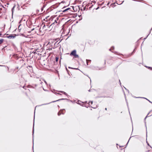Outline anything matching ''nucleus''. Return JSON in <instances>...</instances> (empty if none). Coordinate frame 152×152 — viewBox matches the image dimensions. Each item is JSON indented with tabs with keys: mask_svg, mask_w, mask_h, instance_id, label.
<instances>
[{
	"mask_svg": "<svg viewBox=\"0 0 152 152\" xmlns=\"http://www.w3.org/2000/svg\"><path fill=\"white\" fill-rule=\"evenodd\" d=\"M76 54V50H74L71 52V53H70V55L74 56Z\"/></svg>",
	"mask_w": 152,
	"mask_h": 152,
	"instance_id": "1",
	"label": "nucleus"
},
{
	"mask_svg": "<svg viewBox=\"0 0 152 152\" xmlns=\"http://www.w3.org/2000/svg\"><path fill=\"white\" fill-rule=\"evenodd\" d=\"M64 110V109H63V110H60V111H59L58 113V116L60 115L61 114H64V113H63V112H62V111Z\"/></svg>",
	"mask_w": 152,
	"mask_h": 152,
	"instance_id": "2",
	"label": "nucleus"
},
{
	"mask_svg": "<svg viewBox=\"0 0 152 152\" xmlns=\"http://www.w3.org/2000/svg\"><path fill=\"white\" fill-rule=\"evenodd\" d=\"M15 37V36H13L12 35H10L9 36H7V37L9 39H11L14 38Z\"/></svg>",
	"mask_w": 152,
	"mask_h": 152,
	"instance_id": "3",
	"label": "nucleus"
},
{
	"mask_svg": "<svg viewBox=\"0 0 152 152\" xmlns=\"http://www.w3.org/2000/svg\"><path fill=\"white\" fill-rule=\"evenodd\" d=\"M58 18H57L55 20L54 22L50 26H49V27L50 26H51L52 25L54 24L55 23H57V21L58 20Z\"/></svg>",
	"mask_w": 152,
	"mask_h": 152,
	"instance_id": "4",
	"label": "nucleus"
},
{
	"mask_svg": "<svg viewBox=\"0 0 152 152\" xmlns=\"http://www.w3.org/2000/svg\"><path fill=\"white\" fill-rule=\"evenodd\" d=\"M70 9V8H67L66 9L64 10L63 11V12H66L67 10H69Z\"/></svg>",
	"mask_w": 152,
	"mask_h": 152,
	"instance_id": "5",
	"label": "nucleus"
},
{
	"mask_svg": "<svg viewBox=\"0 0 152 152\" xmlns=\"http://www.w3.org/2000/svg\"><path fill=\"white\" fill-rule=\"evenodd\" d=\"M59 92H61L64 94L66 95H67V94L64 91H59Z\"/></svg>",
	"mask_w": 152,
	"mask_h": 152,
	"instance_id": "6",
	"label": "nucleus"
},
{
	"mask_svg": "<svg viewBox=\"0 0 152 152\" xmlns=\"http://www.w3.org/2000/svg\"><path fill=\"white\" fill-rule=\"evenodd\" d=\"M26 21V20L23 18H22L21 20H20V21L19 22V23H21L22 21Z\"/></svg>",
	"mask_w": 152,
	"mask_h": 152,
	"instance_id": "7",
	"label": "nucleus"
},
{
	"mask_svg": "<svg viewBox=\"0 0 152 152\" xmlns=\"http://www.w3.org/2000/svg\"><path fill=\"white\" fill-rule=\"evenodd\" d=\"M77 104H81V103H83V102H82L80 100H78L77 101Z\"/></svg>",
	"mask_w": 152,
	"mask_h": 152,
	"instance_id": "8",
	"label": "nucleus"
},
{
	"mask_svg": "<svg viewBox=\"0 0 152 152\" xmlns=\"http://www.w3.org/2000/svg\"><path fill=\"white\" fill-rule=\"evenodd\" d=\"M74 56L75 58H78L79 57L78 55L77 54H76Z\"/></svg>",
	"mask_w": 152,
	"mask_h": 152,
	"instance_id": "9",
	"label": "nucleus"
},
{
	"mask_svg": "<svg viewBox=\"0 0 152 152\" xmlns=\"http://www.w3.org/2000/svg\"><path fill=\"white\" fill-rule=\"evenodd\" d=\"M46 26L44 24L42 27L43 29H44L45 30H46V28H45Z\"/></svg>",
	"mask_w": 152,
	"mask_h": 152,
	"instance_id": "10",
	"label": "nucleus"
},
{
	"mask_svg": "<svg viewBox=\"0 0 152 152\" xmlns=\"http://www.w3.org/2000/svg\"><path fill=\"white\" fill-rule=\"evenodd\" d=\"M4 41V39H0V44H1Z\"/></svg>",
	"mask_w": 152,
	"mask_h": 152,
	"instance_id": "11",
	"label": "nucleus"
},
{
	"mask_svg": "<svg viewBox=\"0 0 152 152\" xmlns=\"http://www.w3.org/2000/svg\"><path fill=\"white\" fill-rule=\"evenodd\" d=\"M45 4H43V7H42L41 8V11L42 12L43 10V8L44 7H45Z\"/></svg>",
	"mask_w": 152,
	"mask_h": 152,
	"instance_id": "12",
	"label": "nucleus"
},
{
	"mask_svg": "<svg viewBox=\"0 0 152 152\" xmlns=\"http://www.w3.org/2000/svg\"><path fill=\"white\" fill-rule=\"evenodd\" d=\"M138 98H144V99H146V100H148L149 102H150V103H152V102H151V101H149V100H148V99H147L145 98H144V97H138Z\"/></svg>",
	"mask_w": 152,
	"mask_h": 152,
	"instance_id": "13",
	"label": "nucleus"
},
{
	"mask_svg": "<svg viewBox=\"0 0 152 152\" xmlns=\"http://www.w3.org/2000/svg\"><path fill=\"white\" fill-rule=\"evenodd\" d=\"M63 99H58V100H56V101H53V102H56V101H60V100H63Z\"/></svg>",
	"mask_w": 152,
	"mask_h": 152,
	"instance_id": "14",
	"label": "nucleus"
},
{
	"mask_svg": "<svg viewBox=\"0 0 152 152\" xmlns=\"http://www.w3.org/2000/svg\"><path fill=\"white\" fill-rule=\"evenodd\" d=\"M114 49V47H112L110 49H109V50L110 51H111V50H113Z\"/></svg>",
	"mask_w": 152,
	"mask_h": 152,
	"instance_id": "15",
	"label": "nucleus"
},
{
	"mask_svg": "<svg viewBox=\"0 0 152 152\" xmlns=\"http://www.w3.org/2000/svg\"><path fill=\"white\" fill-rule=\"evenodd\" d=\"M58 58L57 57H56V62L58 61Z\"/></svg>",
	"mask_w": 152,
	"mask_h": 152,
	"instance_id": "16",
	"label": "nucleus"
},
{
	"mask_svg": "<svg viewBox=\"0 0 152 152\" xmlns=\"http://www.w3.org/2000/svg\"><path fill=\"white\" fill-rule=\"evenodd\" d=\"M93 103V101H90L89 102V104H90V103H91V104H92Z\"/></svg>",
	"mask_w": 152,
	"mask_h": 152,
	"instance_id": "17",
	"label": "nucleus"
},
{
	"mask_svg": "<svg viewBox=\"0 0 152 152\" xmlns=\"http://www.w3.org/2000/svg\"><path fill=\"white\" fill-rule=\"evenodd\" d=\"M34 123L33 126V134L34 133Z\"/></svg>",
	"mask_w": 152,
	"mask_h": 152,
	"instance_id": "18",
	"label": "nucleus"
},
{
	"mask_svg": "<svg viewBox=\"0 0 152 152\" xmlns=\"http://www.w3.org/2000/svg\"><path fill=\"white\" fill-rule=\"evenodd\" d=\"M88 60H87V59H86V63H87V65H88ZM89 61H91V60H89Z\"/></svg>",
	"mask_w": 152,
	"mask_h": 152,
	"instance_id": "19",
	"label": "nucleus"
},
{
	"mask_svg": "<svg viewBox=\"0 0 152 152\" xmlns=\"http://www.w3.org/2000/svg\"><path fill=\"white\" fill-rule=\"evenodd\" d=\"M149 69H150V70H152V67H147Z\"/></svg>",
	"mask_w": 152,
	"mask_h": 152,
	"instance_id": "20",
	"label": "nucleus"
},
{
	"mask_svg": "<svg viewBox=\"0 0 152 152\" xmlns=\"http://www.w3.org/2000/svg\"><path fill=\"white\" fill-rule=\"evenodd\" d=\"M49 104V103H46V104H42L40 105V106H42V105H46V104Z\"/></svg>",
	"mask_w": 152,
	"mask_h": 152,
	"instance_id": "21",
	"label": "nucleus"
},
{
	"mask_svg": "<svg viewBox=\"0 0 152 152\" xmlns=\"http://www.w3.org/2000/svg\"><path fill=\"white\" fill-rule=\"evenodd\" d=\"M69 68H72V69H78L77 68H71L69 67Z\"/></svg>",
	"mask_w": 152,
	"mask_h": 152,
	"instance_id": "22",
	"label": "nucleus"
},
{
	"mask_svg": "<svg viewBox=\"0 0 152 152\" xmlns=\"http://www.w3.org/2000/svg\"><path fill=\"white\" fill-rule=\"evenodd\" d=\"M39 81L40 82V83L41 84H42V82L41 80H40V79H39Z\"/></svg>",
	"mask_w": 152,
	"mask_h": 152,
	"instance_id": "23",
	"label": "nucleus"
},
{
	"mask_svg": "<svg viewBox=\"0 0 152 152\" xmlns=\"http://www.w3.org/2000/svg\"><path fill=\"white\" fill-rule=\"evenodd\" d=\"M147 144L151 148H152L151 147L150 145L149 144L148 142L147 141Z\"/></svg>",
	"mask_w": 152,
	"mask_h": 152,
	"instance_id": "24",
	"label": "nucleus"
},
{
	"mask_svg": "<svg viewBox=\"0 0 152 152\" xmlns=\"http://www.w3.org/2000/svg\"><path fill=\"white\" fill-rule=\"evenodd\" d=\"M97 107V106H96V107H92L93 108H96V107Z\"/></svg>",
	"mask_w": 152,
	"mask_h": 152,
	"instance_id": "25",
	"label": "nucleus"
},
{
	"mask_svg": "<svg viewBox=\"0 0 152 152\" xmlns=\"http://www.w3.org/2000/svg\"><path fill=\"white\" fill-rule=\"evenodd\" d=\"M15 7L14 6L12 8V12H13V10L14 8Z\"/></svg>",
	"mask_w": 152,
	"mask_h": 152,
	"instance_id": "26",
	"label": "nucleus"
},
{
	"mask_svg": "<svg viewBox=\"0 0 152 152\" xmlns=\"http://www.w3.org/2000/svg\"><path fill=\"white\" fill-rule=\"evenodd\" d=\"M43 89L44 91H47V90H45V89L43 88Z\"/></svg>",
	"mask_w": 152,
	"mask_h": 152,
	"instance_id": "27",
	"label": "nucleus"
},
{
	"mask_svg": "<svg viewBox=\"0 0 152 152\" xmlns=\"http://www.w3.org/2000/svg\"><path fill=\"white\" fill-rule=\"evenodd\" d=\"M147 116L145 117V119H144V120H145V119H146V118H147Z\"/></svg>",
	"mask_w": 152,
	"mask_h": 152,
	"instance_id": "28",
	"label": "nucleus"
},
{
	"mask_svg": "<svg viewBox=\"0 0 152 152\" xmlns=\"http://www.w3.org/2000/svg\"><path fill=\"white\" fill-rule=\"evenodd\" d=\"M2 35V34L1 33H0V37H1V35Z\"/></svg>",
	"mask_w": 152,
	"mask_h": 152,
	"instance_id": "29",
	"label": "nucleus"
},
{
	"mask_svg": "<svg viewBox=\"0 0 152 152\" xmlns=\"http://www.w3.org/2000/svg\"><path fill=\"white\" fill-rule=\"evenodd\" d=\"M44 82H45V83H46V84H47V82H46V81H44Z\"/></svg>",
	"mask_w": 152,
	"mask_h": 152,
	"instance_id": "30",
	"label": "nucleus"
},
{
	"mask_svg": "<svg viewBox=\"0 0 152 152\" xmlns=\"http://www.w3.org/2000/svg\"><path fill=\"white\" fill-rule=\"evenodd\" d=\"M148 35H147V37H146L145 38H144V39H146V38H147V37H148Z\"/></svg>",
	"mask_w": 152,
	"mask_h": 152,
	"instance_id": "31",
	"label": "nucleus"
},
{
	"mask_svg": "<svg viewBox=\"0 0 152 152\" xmlns=\"http://www.w3.org/2000/svg\"><path fill=\"white\" fill-rule=\"evenodd\" d=\"M119 80V82H120V84H121V82H120V80Z\"/></svg>",
	"mask_w": 152,
	"mask_h": 152,
	"instance_id": "32",
	"label": "nucleus"
},
{
	"mask_svg": "<svg viewBox=\"0 0 152 152\" xmlns=\"http://www.w3.org/2000/svg\"><path fill=\"white\" fill-rule=\"evenodd\" d=\"M105 110H107V108H105Z\"/></svg>",
	"mask_w": 152,
	"mask_h": 152,
	"instance_id": "33",
	"label": "nucleus"
},
{
	"mask_svg": "<svg viewBox=\"0 0 152 152\" xmlns=\"http://www.w3.org/2000/svg\"><path fill=\"white\" fill-rule=\"evenodd\" d=\"M34 28H33L32 29V30H31V31H33V30H34Z\"/></svg>",
	"mask_w": 152,
	"mask_h": 152,
	"instance_id": "34",
	"label": "nucleus"
},
{
	"mask_svg": "<svg viewBox=\"0 0 152 152\" xmlns=\"http://www.w3.org/2000/svg\"><path fill=\"white\" fill-rule=\"evenodd\" d=\"M88 91H89V92H90V91H91V90H88Z\"/></svg>",
	"mask_w": 152,
	"mask_h": 152,
	"instance_id": "35",
	"label": "nucleus"
},
{
	"mask_svg": "<svg viewBox=\"0 0 152 152\" xmlns=\"http://www.w3.org/2000/svg\"><path fill=\"white\" fill-rule=\"evenodd\" d=\"M34 117H35V116L34 115Z\"/></svg>",
	"mask_w": 152,
	"mask_h": 152,
	"instance_id": "36",
	"label": "nucleus"
},
{
	"mask_svg": "<svg viewBox=\"0 0 152 152\" xmlns=\"http://www.w3.org/2000/svg\"><path fill=\"white\" fill-rule=\"evenodd\" d=\"M145 124H146V122H145ZM145 126L146 127V125H145Z\"/></svg>",
	"mask_w": 152,
	"mask_h": 152,
	"instance_id": "37",
	"label": "nucleus"
},
{
	"mask_svg": "<svg viewBox=\"0 0 152 152\" xmlns=\"http://www.w3.org/2000/svg\"><path fill=\"white\" fill-rule=\"evenodd\" d=\"M98 8L99 7L97 8L96 9L97 10Z\"/></svg>",
	"mask_w": 152,
	"mask_h": 152,
	"instance_id": "38",
	"label": "nucleus"
},
{
	"mask_svg": "<svg viewBox=\"0 0 152 152\" xmlns=\"http://www.w3.org/2000/svg\"><path fill=\"white\" fill-rule=\"evenodd\" d=\"M47 26V27H48V25H47V26Z\"/></svg>",
	"mask_w": 152,
	"mask_h": 152,
	"instance_id": "39",
	"label": "nucleus"
}]
</instances>
